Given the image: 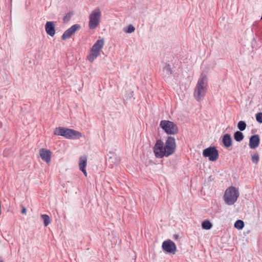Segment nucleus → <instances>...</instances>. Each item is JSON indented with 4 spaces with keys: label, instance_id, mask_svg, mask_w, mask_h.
Here are the masks:
<instances>
[{
    "label": "nucleus",
    "instance_id": "nucleus-1",
    "mask_svg": "<svg viewBox=\"0 0 262 262\" xmlns=\"http://www.w3.org/2000/svg\"><path fill=\"white\" fill-rule=\"evenodd\" d=\"M176 149V140L174 137L169 136L164 145L161 140H158L153 148L154 152L156 158L167 157L173 154Z\"/></svg>",
    "mask_w": 262,
    "mask_h": 262
},
{
    "label": "nucleus",
    "instance_id": "nucleus-2",
    "mask_svg": "<svg viewBox=\"0 0 262 262\" xmlns=\"http://www.w3.org/2000/svg\"><path fill=\"white\" fill-rule=\"evenodd\" d=\"M54 134L69 139H78L82 136L81 133L77 130L63 127H56Z\"/></svg>",
    "mask_w": 262,
    "mask_h": 262
},
{
    "label": "nucleus",
    "instance_id": "nucleus-3",
    "mask_svg": "<svg viewBox=\"0 0 262 262\" xmlns=\"http://www.w3.org/2000/svg\"><path fill=\"white\" fill-rule=\"evenodd\" d=\"M239 193L237 188L233 186L228 187L225 191L223 199L226 204L233 205L237 201Z\"/></svg>",
    "mask_w": 262,
    "mask_h": 262
},
{
    "label": "nucleus",
    "instance_id": "nucleus-4",
    "mask_svg": "<svg viewBox=\"0 0 262 262\" xmlns=\"http://www.w3.org/2000/svg\"><path fill=\"white\" fill-rule=\"evenodd\" d=\"M104 44L103 39H98L92 46L90 53L87 56L88 60L93 62L100 54V51Z\"/></svg>",
    "mask_w": 262,
    "mask_h": 262
},
{
    "label": "nucleus",
    "instance_id": "nucleus-5",
    "mask_svg": "<svg viewBox=\"0 0 262 262\" xmlns=\"http://www.w3.org/2000/svg\"><path fill=\"white\" fill-rule=\"evenodd\" d=\"M207 78L205 75H202L199 79L195 88L194 95L198 98L204 97L207 92Z\"/></svg>",
    "mask_w": 262,
    "mask_h": 262
},
{
    "label": "nucleus",
    "instance_id": "nucleus-6",
    "mask_svg": "<svg viewBox=\"0 0 262 262\" xmlns=\"http://www.w3.org/2000/svg\"><path fill=\"white\" fill-rule=\"evenodd\" d=\"M160 126L168 135H175L178 133V127L173 122L168 120H162Z\"/></svg>",
    "mask_w": 262,
    "mask_h": 262
},
{
    "label": "nucleus",
    "instance_id": "nucleus-7",
    "mask_svg": "<svg viewBox=\"0 0 262 262\" xmlns=\"http://www.w3.org/2000/svg\"><path fill=\"white\" fill-rule=\"evenodd\" d=\"M101 12L99 8L94 10L89 16V27L90 29H95L99 24Z\"/></svg>",
    "mask_w": 262,
    "mask_h": 262
},
{
    "label": "nucleus",
    "instance_id": "nucleus-8",
    "mask_svg": "<svg viewBox=\"0 0 262 262\" xmlns=\"http://www.w3.org/2000/svg\"><path fill=\"white\" fill-rule=\"evenodd\" d=\"M203 156L211 161H215L219 158V151L215 146H210L203 151Z\"/></svg>",
    "mask_w": 262,
    "mask_h": 262
},
{
    "label": "nucleus",
    "instance_id": "nucleus-9",
    "mask_svg": "<svg viewBox=\"0 0 262 262\" xmlns=\"http://www.w3.org/2000/svg\"><path fill=\"white\" fill-rule=\"evenodd\" d=\"M162 249L165 252L174 254L177 251V247L174 242L170 239H167L163 242Z\"/></svg>",
    "mask_w": 262,
    "mask_h": 262
},
{
    "label": "nucleus",
    "instance_id": "nucleus-10",
    "mask_svg": "<svg viewBox=\"0 0 262 262\" xmlns=\"http://www.w3.org/2000/svg\"><path fill=\"white\" fill-rule=\"evenodd\" d=\"M81 28L79 24H76L72 26L70 28L66 30L61 36L62 40H66L70 38L72 35L74 34L76 32Z\"/></svg>",
    "mask_w": 262,
    "mask_h": 262
},
{
    "label": "nucleus",
    "instance_id": "nucleus-11",
    "mask_svg": "<svg viewBox=\"0 0 262 262\" xmlns=\"http://www.w3.org/2000/svg\"><path fill=\"white\" fill-rule=\"evenodd\" d=\"M51 155L52 152L49 149L41 148L39 150V155L41 159L47 163H49L51 162Z\"/></svg>",
    "mask_w": 262,
    "mask_h": 262
},
{
    "label": "nucleus",
    "instance_id": "nucleus-12",
    "mask_svg": "<svg viewBox=\"0 0 262 262\" xmlns=\"http://www.w3.org/2000/svg\"><path fill=\"white\" fill-rule=\"evenodd\" d=\"M45 30L47 34L53 37L55 34V25L53 21H47L45 25Z\"/></svg>",
    "mask_w": 262,
    "mask_h": 262
},
{
    "label": "nucleus",
    "instance_id": "nucleus-13",
    "mask_svg": "<svg viewBox=\"0 0 262 262\" xmlns=\"http://www.w3.org/2000/svg\"><path fill=\"white\" fill-rule=\"evenodd\" d=\"M260 143L259 137L258 135L252 136L249 140V146L251 149H254L258 146Z\"/></svg>",
    "mask_w": 262,
    "mask_h": 262
},
{
    "label": "nucleus",
    "instance_id": "nucleus-14",
    "mask_svg": "<svg viewBox=\"0 0 262 262\" xmlns=\"http://www.w3.org/2000/svg\"><path fill=\"white\" fill-rule=\"evenodd\" d=\"M232 138L230 135L228 134H225L223 137L222 142L225 147L228 148L232 145Z\"/></svg>",
    "mask_w": 262,
    "mask_h": 262
},
{
    "label": "nucleus",
    "instance_id": "nucleus-15",
    "mask_svg": "<svg viewBox=\"0 0 262 262\" xmlns=\"http://www.w3.org/2000/svg\"><path fill=\"white\" fill-rule=\"evenodd\" d=\"M87 163V159L86 157H81L79 159V169H85Z\"/></svg>",
    "mask_w": 262,
    "mask_h": 262
},
{
    "label": "nucleus",
    "instance_id": "nucleus-16",
    "mask_svg": "<svg viewBox=\"0 0 262 262\" xmlns=\"http://www.w3.org/2000/svg\"><path fill=\"white\" fill-rule=\"evenodd\" d=\"M163 72H165L168 76H170L172 74V71L171 69V66L169 63H165V65L163 67Z\"/></svg>",
    "mask_w": 262,
    "mask_h": 262
},
{
    "label": "nucleus",
    "instance_id": "nucleus-17",
    "mask_svg": "<svg viewBox=\"0 0 262 262\" xmlns=\"http://www.w3.org/2000/svg\"><path fill=\"white\" fill-rule=\"evenodd\" d=\"M244 135L240 131H236L234 134V139L237 142H241L244 139Z\"/></svg>",
    "mask_w": 262,
    "mask_h": 262
},
{
    "label": "nucleus",
    "instance_id": "nucleus-18",
    "mask_svg": "<svg viewBox=\"0 0 262 262\" xmlns=\"http://www.w3.org/2000/svg\"><path fill=\"white\" fill-rule=\"evenodd\" d=\"M41 219L43 221L45 226H48L51 223V219L48 215L42 214L41 215Z\"/></svg>",
    "mask_w": 262,
    "mask_h": 262
},
{
    "label": "nucleus",
    "instance_id": "nucleus-19",
    "mask_svg": "<svg viewBox=\"0 0 262 262\" xmlns=\"http://www.w3.org/2000/svg\"><path fill=\"white\" fill-rule=\"evenodd\" d=\"M202 227L203 229L209 230L212 227V224L208 221H205L202 223Z\"/></svg>",
    "mask_w": 262,
    "mask_h": 262
},
{
    "label": "nucleus",
    "instance_id": "nucleus-20",
    "mask_svg": "<svg viewBox=\"0 0 262 262\" xmlns=\"http://www.w3.org/2000/svg\"><path fill=\"white\" fill-rule=\"evenodd\" d=\"M234 227L238 229H242L244 227V223L242 220H237L234 224Z\"/></svg>",
    "mask_w": 262,
    "mask_h": 262
},
{
    "label": "nucleus",
    "instance_id": "nucleus-21",
    "mask_svg": "<svg viewBox=\"0 0 262 262\" xmlns=\"http://www.w3.org/2000/svg\"><path fill=\"white\" fill-rule=\"evenodd\" d=\"M246 123L244 121H240L237 124V128L239 129L240 131L244 130L246 129Z\"/></svg>",
    "mask_w": 262,
    "mask_h": 262
},
{
    "label": "nucleus",
    "instance_id": "nucleus-22",
    "mask_svg": "<svg viewBox=\"0 0 262 262\" xmlns=\"http://www.w3.org/2000/svg\"><path fill=\"white\" fill-rule=\"evenodd\" d=\"M135 30V28L132 25H129L126 28H124L123 31L126 33H132Z\"/></svg>",
    "mask_w": 262,
    "mask_h": 262
},
{
    "label": "nucleus",
    "instance_id": "nucleus-23",
    "mask_svg": "<svg viewBox=\"0 0 262 262\" xmlns=\"http://www.w3.org/2000/svg\"><path fill=\"white\" fill-rule=\"evenodd\" d=\"M252 161L253 163L257 164L259 160V157L258 154H254L252 155Z\"/></svg>",
    "mask_w": 262,
    "mask_h": 262
},
{
    "label": "nucleus",
    "instance_id": "nucleus-24",
    "mask_svg": "<svg viewBox=\"0 0 262 262\" xmlns=\"http://www.w3.org/2000/svg\"><path fill=\"white\" fill-rule=\"evenodd\" d=\"M73 14L72 12H68L63 17L64 21H68L71 18Z\"/></svg>",
    "mask_w": 262,
    "mask_h": 262
},
{
    "label": "nucleus",
    "instance_id": "nucleus-25",
    "mask_svg": "<svg viewBox=\"0 0 262 262\" xmlns=\"http://www.w3.org/2000/svg\"><path fill=\"white\" fill-rule=\"evenodd\" d=\"M256 121L259 123H262V113H258L256 115Z\"/></svg>",
    "mask_w": 262,
    "mask_h": 262
},
{
    "label": "nucleus",
    "instance_id": "nucleus-26",
    "mask_svg": "<svg viewBox=\"0 0 262 262\" xmlns=\"http://www.w3.org/2000/svg\"><path fill=\"white\" fill-rule=\"evenodd\" d=\"M21 208H22L21 211V213L23 214H26V212H27L26 208L24 206H22Z\"/></svg>",
    "mask_w": 262,
    "mask_h": 262
},
{
    "label": "nucleus",
    "instance_id": "nucleus-27",
    "mask_svg": "<svg viewBox=\"0 0 262 262\" xmlns=\"http://www.w3.org/2000/svg\"><path fill=\"white\" fill-rule=\"evenodd\" d=\"M80 170L83 173V174L85 175V176H86L87 173H86L85 169H80Z\"/></svg>",
    "mask_w": 262,
    "mask_h": 262
},
{
    "label": "nucleus",
    "instance_id": "nucleus-28",
    "mask_svg": "<svg viewBox=\"0 0 262 262\" xmlns=\"http://www.w3.org/2000/svg\"><path fill=\"white\" fill-rule=\"evenodd\" d=\"M179 235H178V234H174V235H173V238H174V239H178L179 238Z\"/></svg>",
    "mask_w": 262,
    "mask_h": 262
},
{
    "label": "nucleus",
    "instance_id": "nucleus-29",
    "mask_svg": "<svg viewBox=\"0 0 262 262\" xmlns=\"http://www.w3.org/2000/svg\"><path fill=\"white\" fill-rule=\"evenodd\" d=\"M0 262H4L3 260L0 259Z\"/></svg>",
    "mask_w": 262,
    "mask_h": 262
}]
</instances>
